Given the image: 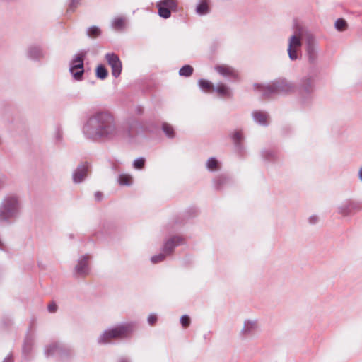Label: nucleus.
Here are the masks:
<instances>
[{
	"instance_id": "obj_47",
	"label": "nucleus",
	"mask_w": 362,
	"mask_h": 362,
	"mask_svg": "<svg viewBox=\"0 0 362 362\" xmlns=\"http://www.w3.org/2000/svg\"><path fill=\"white\" fill-rule=\"evenodd\" d=\"M358 179L362 182V166L358 170Z\"/></svg>"
},
{
	"instance_id": "obj_3",
	"label": "nucleus",
	"mask_w": 362,
	"mask_h": 362,
	"mask_svg": "<svg viewBox=\"0 0 362 362\" xmlns=\"http://www.w3.org/2000/svg\"><path fill=\"white\" fill-rule=\"evenodd\" d=\"M136 328L134 322L120 323L116 326L105 329L97 338V343L100 345L110 344L113 340L127 337Z\"/></svg>"
},
{
	"instance_id": "obj_34",
	"label": "nucleus",
	"mask_w": 362,
	"mask_h": 362,
	"mask_svg": "<svg viewBox=\"0 0 362 362\" xmlns=\"http://www.w3.org/2000/svg\"><path fill=\"white\" fill-rule=\"evenodd\" d=\"M167 256L168 255H165V252H161L160 253H159L158 255H155L152 256L151 258V262L153 264H158L159 262H163Z\"/></svg>"
},
{
	"instance_id": "obj_24",
	"label": "nucleus",
	"mask_w": 362,
	"mask_h": 362,
	"mask_svg": "<svg viewBox=\"0 0 362 362\" xmlns=\"http://www.w3.org/2000/svg\"><path fill=\"white\" fill-rule=\"evenodd\" d=\"M74 355V352L73 349L62 344L57 360L65 362L70 360Z\"/></svg>"
},
{
	"instance_id": "obj_46",
	"label": "nucleus",
	"mask_w": 362,
	"mask_h": 362,
	"mask_svg": "<svg viewBox=\"0 0 362 362\" xmlns=\"http://www.w3.org/2000/svg\"><path fill=\"white\" fill-rule=\"evenodd\" d=\"M3 362H13L11 355H8V356H6L3 361Z\"/></svg>"
},
{
	"instance_id": "obj_26",
	"label": "nucleus",
	"mask_w": 362,
	"mask_h": 362,
	"mask_svg": "<svg viewBox=\"0 0 362 362\" xmlns=\"http://www.w3.org/2000/svg\"><path fill=\"white\" fill-rule=\"evenodd\" d=\"M206 168L211 172L218 171L221 168V163L216 158L211 157L207 160Z\"/></svg>"
},
{
	"instance_id": "obj_13",
	"label": "nucleus",
	"mask_w": 362,
	"mask_h": 362,
	"mask_svg": "<svg viewBox=\"0 0 362 362\" xmlns=\"http://www.w3.org/2000/svg\"><path fill=\"white\" fill-rule=\"evenodd\" d=\"M25 55L32 61L39 62L45 57L46 52L42 46L33 44L28 47Z\"/></svg>"
},
{
	"instance_id": "obj_35",
	"label": "nucleus",
	"mask_w": 362,
	"mask_h": 362,
	"mask_svg": "<svg viewBox=\"0 0 362 362\" xmlns=\"http://www.w3.org/2000/svg\"><path fill=\"white\" fill-rule=\"evenodd\" d=\"M146 159L144 157H139L133 161V167L136 170H141L145 165Z\"/></svg>"
},
{
	"instance_id": "obj_14",
	"label": "nucleus",
	"mask_w": 362,
	"mask_h": 362,
	"mask_svg": "<svg viewBox=\"0 0 362 362\" xmlns=\"http://www.w3.org/2000/svg\"><path fill=\"white\" fill-rule=\"evenodd\" d=\"M90 166L88 163H83L77 166L72 173V180L75 184L83 182L88 176Z\"/></svg>"
},
{
	"instance_id": "obj_22",
	"label": "nucleus",
	"mask_w": 362,
	"mask_h": 362,
	"mask_svg": "<svg viewBox=\"0 0 362 362\" xmlns=\"http://www.w3.org/2000/svg\"><path fill=\"white\" fill-rule=\"evenodd\" d=\"M214 91L221 98H230L232 96L230 88L223 83H218L214 86Z\"/></svg>"
},
{
	"instance_id": "obj_9",
	"label": "nucleus",
	"mask_w": 362,
	"mask_h": 362,
	"mask_svg": "<svg viewBox=\"0 0 362 362\" xmlns=\"http://www.w3.org/2000/svg\"><path fill=\"white\" fill-rule=\"evenodd\" d=\"M86 53H78L70 62L69 71L74 80L80 81L84 74L83 60Z\"/></svg>"
},
{
	"instance_id": "obj_30",
	"label": "nucleus",
	"mask_w": 362,
	"mask_h": 362,
	"mask_svg": "<svg viewBox=\"0 0 362 362\" xmlns=\"http://www.w3.org/2000/svg\"><path fill=\"white\" fill-rule=\"evenodd\" d=\"M162 129L168 138L173 139L175 137L174 129L170 124L163 123L162 125Z\"/></svg>"
},
{
	"instance_id": "obj_33",
	"label": "nucleus",
	"mask_w": 362,
	"mask_h": 362,
	"mask_svg": "<svg viewBox=\"0 0 362 362\" xmlns=\"http://www.w3.org/2000/svg\"><path fill=\"white\" fill-rule=\"evenodd\" d=\"M96 76L100 79H105L107 76V71L103 65H100L96 69Z\"/></svg>"
},
{
	"instance_id": "obj_27",
	"label": "nucleus",
	"mask_w": 362,
	"mask_h": 362,
	"mask_svg": "<svg viewBox=\"0 0 362 362\" xmlns=\"http://www.w3.org/2000/svg\"><path fill=\"white\" fill-rule=\"evenodd\" d=\"M196 12L199 16H204L209 13V7L206 0H202L196 8Z\"/></svg>"
},
{
	"instance_id": "obj_49",
	"label": "nucleus",
	"mask_w": 362,
	"mask_h": 362,
	"mask_svg": "<svg viewBox=\"0 0 362 362\" xmlns=\"http://www.w3.org/2000/svg\"><path fill=\"white\" fill-rule=\"evenodd\" d=\"M118 362H129V361L126 358H121Z\"/></svg>"
},
{
	"instance_id": "obj_38",
	"label": "nucleus",
	"mask_w": 362,
	"mask_h": 362,
	"mask_svg": "<svg viewBox=\"0 0 362 362\" xmlns=\"http://www.w3.org/2000/svg\"><path fill=\"white\" fill-rule=\"evenodd\" d=\"M180 323L183 327H187L190 325V318L188 315H184L180 317Z\"/></svg>"
},
{
	"instance_id": "obj_6",
	"label": "nucleus",
	"mask_w": 362,
	"mask_h": 362,
	"mask_svg": "<svg viewBox=\"0 0 362 362\" xmlns=\"http://www.w3.org/2000/svg\"><path fill=\"white\" fill-rule=\"evenodd\" d=\"M93 257L90 254L80 255L75 261L73 275L76 277L84 278L91 272V262Z\"/></svg>"
},
{
	"instance_id": "obj_23",
	"label": "nucleus",
	"mask_w": 362,
	"mask_h": 362,
	"mask_svg": "<svg viewBox=\"0 0 362 362\" xmlns=\"http://www.w3.org/2000/svg\"><path fill=\"white\" fill-rule=\"evenodd\" d=\"M262 158L267 162H276L279 160L278 153L271 148H265L261 151Z\"/></svg>"
},
{
	"instance_id": "obj_29",
	"label": "nucleus",
	"mask_w": 362,
	"mask_h": 362,
	"mask_svg": "<svg viewBox=\"0 0 362 362\" xmlns=\"http://www.w3.org/2000/svg\"><path fill=\"white\" fill-rule=\"evenodd\" d=\"M119 183L121 185L129 186L132 184V177L127 174H121L118 178Z\"/></svg>"
},
{
	"instance_id": "obj_32",
	"label": "nucleus",
	"mask_w": 362,
	"mask_h": 362,
	"mask_svg": "<svg viewBox=\"0 0 362 362\" xmlns=\"http://www.w3.org/2000/svg\"><path fill=\"white\" fill-rule=\"evenodd\" d=\"M193 73V68L190 65L183 66L179 71V74L181 76L188 77Z\"/></svg>"
},
{
	"instance_id": "obj_19",
	"label": "nucleus",
	"mask_w": 362,
	"mask_h": 362,
	"mask_svg": "<svg viewBox=\"0 0 362 362\" xmlns=\"http://www.w3.org/2000/svg\"><path fill=\"white\" fill-rule=\"evenodd\" d=\"M128 18L125 16H117L110 22V28L116 31H124L127 28Z\"/></svg>"
},
{
	"instance_id": "obj_8",
	"label": "nucleus",
	"mask_w": 362,
	"mask_h": 362,
	"mask_svg": "<svg viewBox=\"0 0 362 362\" xmlns=\"http://www.w3.org/2000/svg\"><path fill=\"white\" fill-rule=\"evenodd\" d=\"M127 135L131 143L139 142V137H144L146 127L134 118H129L125 122Z\"/></svg>"
},
{
	"instance_id": "obj_42",
	"label": "nucleus",
	"mask_w": 362,
	"mask_h": 362,
	"mask_svg": "<svg viewBox=\"0 0 362 362\" xmlns=\"http://www.w3.org/2000/svg\"><path fill=\"white\" fill-rule=\"evenodd\" d=\"M308 221L310 224L314 225L318 223L319 218L316 215H312L308 218Z\"/></svg>"
},
{
	"instance_id": "obj_2",
	"label": "nucleus",
	"mask_w": 362,
	"mask_h": 362,
	"mask_svg": "<svg viewBox=\"0 0 362 362\" xmlns=\"http://www.w3.org/2000/svg\"><path fill=\"white\" fill-rule=\"evenodd\" d=\"M23 201L19 194L11 192L5 194L0 204V221L11 222L22 214Z\"/></svg>"
},
{
	"instance_id": "obj_12",
	"label": "nucleus",
	"mask_w": 362,
	"mask_h": 362,
	"mask_svg": "<svg viewBox=\"0 0 362 362\" xmlns=\"http://www.w3.org/2000/svg\"><path fill=\"white\" fill-rule=\"evenodd\" d=\"M259 331V326L257 320L247 319L243 322L240 334L243 338H251L255 337Z\"/></svg>"
},
{
	"instance_id": "obj_43",
	"label": "nucleus",
	"mask_w": 362,
	"mask_h": 362,
	"mask_svg": "<svg viewBox=\"0 0 362 362\" xmlns=\"http://www.w3.org/2000/svg\"><path fill=\"white\" fill-rule=\"evenodd\" d=\"M47 309L49 313H55L57 311V306L54 303H52L48 305Z\"/></svg>"
},
{
	"instance_id": "obj_51",
	"label": "nucleus",
	"mask_w": 362,
	"mask_h": 362,
	"mask_svg": "<svg viewBox=\"0 0 362 362\" xmlns=\"http://www.w3.org/2000/svg\"><path fill=\"white\" fill-rule=\"evenodd\" d=\"M138 112H141V108L140 107L138 108Z\"/></svg>"
},
{
	"instance_id": "obj_16",
	"label": "nucleus",
	"mask_w": 362,
	"mask_h": 362,
	"mask_svg": "<svg viewBox=\"0 0 362 362\" xmlns=\"http://www.w3.org/2000/svg\"><path fill=\"white\" fill-rule=\"evenodd\" d=\"M105 59L112 69V74L117 78L122 72V65L119 57L114 53H107Z\"/></svg>"
},
{
	"instance_id": "obj_17",
	"label": "nucleus",
	"mask_w": 362,
	"mask_h": 362,
	"mask_svg": "<svg viewBox=\"0 0 362 362\" xmlns=\"http://www.w3.org/2000/svg\"><path fill=\"white\" fill-rule=\"evenodd\" d=\"M319 47L314 39H309L307 42V55L308 61L311 64H315L317 61Z\"/></svg>"
},
{
	"instance_id": "obj_11",
	"label": "nucleus",
	"mask_w": 362,
	"mask_h": 362,
	"mask_svg": "<svg viewBox=\"0 0 362 362\" xmlns=\"http://www.w3.org/2000/svg\"><path fill=\"white\" fill-rule=\"evenodd\" d=\"M157 7L159 16L166 19L170 17L171 11L177 10V2L175 0H160Z\"/></svg>"
},
{
	"instance_id": "obj_10",
	"label": "nucleus",
	"mask_w": 362,
	"mask_h": 362,
	"mask_svg": "<svg viewBox=\"0 0 362 362\" xmlns=\"http://www.w3.org/2000/svg\"><path fill=\"white\" fill-rule=\"evenodd\" d=\"M361 210L362 203L355 200H346L337 206V212L344 217Z\"/></svg>"
},
{
	"instance_id": "obj_44",
	"label": "nucleus",
	"mask_w": 362,
	"mask_h": 362,
	"mask_svg": "<svg viewBox=\"0 0 362 362\" xmlns=\"http://www.w3.org/2000/svg\"><path fill=\"white\" fill-rule=\"evenodd\" d=\"M224 180H225V178L221 177H220L217 178V179L215 180V182L216 183V187L217 189H218V188H219V187H220V185H221V183H223V182H224Z\"/></svg>"
},
{
	"instance_id": "obj_45",
	"label": "nucleus",
	"mask_w": 362,
	"mask_h": 362,
	"mask_svg": "<svg viewBox=\"0 0 362 362\" xmlns=\"http://www.w3.org/2000/svg\"><path fill=\"white\" fill-rule=\"evenodd\" d=\"M95 198L97 201H100L103 198V194L100 192H96L95 193Z\"/></svg>"
},
{
	"instance_id": "obj_31",
	"label": "nucleus",
	"mask_w": 362,
	"mask_h": 362,
	"mask_svg": "<svg viewBox=\"0 0 362 362\" xmlns=\"http://www.w3.org/2000/svg\"><path fill=\"white\" fill-rule=\"evenodd\" d=\"M86 33L89 37L95 38L100 35L101 30L97 26H91L87 29Z\"/></svg>"
},
{
	"instance_id": "obj_40",
	"label": "nucleus",
	"mask_w": 362,
	"mask_h": 362,
	"mask_svg": "<svg viewBox=\"0 0 362 362\" xmlns=\"http://www.w3.org/2000/svg\"><path fill=\"white\" fill-rule=\"evenodd\" d=\"M31 346H32V340L29 339H26V340L24 343L23 347V352L24 353L29 352V351L31 348Z\"/></svg>"
},
{
	"instance_id": "obj_36",
	"label": "nucleus",
	"mask_w": 362,
	"mask_h": 362,
	"mask_svg": "<svg viewBox=\"0 0 362 362\" xmlns=\"http://www.w3.org/2000/svg\"><path fill=\"white\" fill-rule=\"evenodd\" d=\"M335 28L339 31H344L347 28V23L342 18H339L335 21Z\"/></svg>"
},
{
	"instance_id": "obj_20",
	"label": "nucleus",
	"mask_w": 362,
	"mask_h": 362,
	"mask_svg": "<svg viewBox=\"0 0 362 362\" xmlns=\"http://www.w3.org/2000/svg\"><path fill=\"white\" fill-rule=\"evenodd\" d=\"M62 344L59 342H52L45 347L44 353L47 358L54 357L57 359L59 357Z\"/></svg>"
},
{
	"instance_id": "obj_1",
	"label": "nucleus",
	"mask_w": 362,
	"mask_h": 362,
	"mask_svg": "<svg viewBox=\"0 0 362 362\" xmlns=\"http://www.w3.org/2000/svg\"><path fill=\"white\" fill-rule=\"evenodd\" d=\"M81 132L85 139L93 142L115 141L120 134L114 115L106 110L90 115L83 122Z\"/></svg>"
},
{
	"instance_id": "obj_41",
	"label": "nucleus",
	"mask_w": 362,
	"mask_h": 362,
	"mask_svg": "<svg viewBox=\"0 0 362 362\" xmlns=\"http://www.w3.org/2000/svg\"><path fill=\"white\" fill-rule=\"evenodd\" d=\"M158 317L155 313H151L147 319L148 323L150 325H153L157 322Z\"/></svg>"
},
{
	"instance_id": "obj_25",
	"label": "nucleus",
	"mask_w": 362,
	"mask_h": 362,
	"mask_svg": "<svg viewBox=\"0 0 362 362\" xmlns=\"http://www.w3.org/2000/svg\"><path fill=\"white\" fill-rule=\"evenodd\" d=\"M230 138L235 146L238 148H241V142L244 140L245 136L241 130H235L230 134Z\"/></svg>"
},
{
	"instance_id": "obj_15",
	"label": "nucleus",
	"mask_w": 362,
	"mask_h": 362,
	"mask_svg": "<svg viewBox=\"0 0 362 362\" xmlns=\"http://www.w3.org/2000/svg\"><path fill=\"white\" fill-rule=\"evenodd\" d=\"M185 243V240L182 237L174 235L167 239L163 245L161 251L165 252L168 256L173 254L174 249Z\"/></svg>"
},
{
	"instance_id": "obj_5",
	"label": "nucleus",
	"mask_w": 362,
	"mask_h": 362,
	"mask_svg": "<svg viewBox=\"0 0 362 362\" xmlns=\"http://www.w3.org/2000/svg\"><path fill=\"white\" fill-rule=\"evenodd\" d=\"M317 77V71L312 69L300 78L298 85V95L299 100L303 105H308L312 103Z\"/></svg>"
},
{
	"instance_id": "obj_21",
	"label": "nucleus",
	"mask_w": 362,
	"mask_h": 362,
	"mask_svg": "<svg viewBox=\"0 0 362 362\" xmlns=\"http://www.w3.org/2000/svg\"><path fill=\"white\" fill-rule=\"evenodd\" d=\"M254 121L259 125L267 126L269 124V115L264 111L255 110L252 113Z\"/></svg>"
},
{
	"instance_id": "obj_4",
	"label": "nucleus",
	"mask_w": 362,
	"mask_h": 362,
	"mask_svg": "<svg viewBox=\"0 0 362 362\" xmlns=\"http://www.w3.org/2000/svg\"><path fill=\"white\" fill-rule=\"evenodd\" d=\"M254 86L264 97H270L275 94H288L296 90V86L284 78L275 80L267 85L257 83Z\"/></svg>"
},
{
	"instance_id": "obj_18",
	"label": "nucleus",
	"mask_w": 362,
	"mask_h": 362,
	"mask_svg": "<svg viewBox=\"0 0 362 362\" xmlns=\"http://www.w3.org/2000/svg\"><path fill=\"white\" fill-rule=\"evenodd\" d=\"M214 69L226 78L235 80L238 78V72L230 66L226 64L217 65L214 67Z\"/></svg>"
},
{
	"instance_id": "obj_7",
	"label": "nucleus",
	"mask_w": 362,
	"mask_h": 362,
	"mask_svg": "<svg viewBox=\"0 0 362 362\" xmlns=\"http://www.w3.org/2000/svg\"><path fill=\"white\" fill-rule=\"evenodd\" d=\"M303 45V33L300 28H297L288 40L287 52L291 61L299 58V53Z\"/></svg>"
},
{
	"instance_id": "obj_39",
	"label": "nucleus",
	"mask_w": 362,
	"mask_h": 362,
	"mask_svg": "<svg viewBox=\"0 0 362 362\" xmlns=\"http://www.w3.org/2000/svg\"><path fill=\"white\" fill-rule=\"evenodd\" d=\"M80 0H70V4L68 8L69 12H74L75 8L78 6L79 4Z\"/></svg>"
},
{
	"instance_id": "obj_48",
	"label": "nucleus",
	"mask_w": 362,
	"mask_h": 362,
	"mask_svg": "<svg viewBox=\"0 0 362 362\" xmlns=\"http://www.w3.org/2000/svg\"><path fill=\"white\" fill-rule=\"evenodd\" d=\"M4 185V180L2 178H0V189H1Z\"/></svg>"
},
{
	"instance_id": "obj_50",
	"label": "nucleus",
	"mask_w": 362,
	"mask_h": 362,
	"mask_svg": "<svg viewBox=\"0 0 362 362\" xmlns=\"http://www.w3.org/2000/svg\"><path fill=\"white\" fill-rule=\"evenodd\" d=\"M0 249L1 250H4L5 249L4 244V243L1 240H0Z\"/></svg>"
},
{
	"instance_id": "obj_28",
	"label": "nucleus",
	"mask_w": 362,
	"mask_h": 362,
	"mask_svg": "<svg viewBox=\"0 0 362 362\" xmlns=\"http://www.w3.org/2000/svg\"><path fill=\"white\" fill-rule=\"evenodd\" d=\"M198 86H199V88L204 92L206 93V92H209L211 90L214 91V86L213 85V83L211 81H209L208 80L199 79L198 81Z\"/></svg>"
},
{
	"instance_id": "obj_37",
	"label": "nucleus",
	"mask_w": 362,
	"mask_h": 362,
	"mask_svg": "<svg viewBox=\"0 0 362 362\" xmlns=\"http://www.w3.org/2000/svg\"><path fill=\"white\" fill-rule=\"evenodd\" d=\"M53 139L55 142L59 143L63 139V132L59 127H57L53 134Z\"/></svg>"
}]
</instances>
